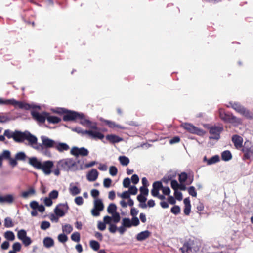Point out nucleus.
<instances>
[{"mask_svg": "<svg viewBox=\"0 0 253 253\" xmlns=\"http://www.w3.org/2000/svg\"><path fill=\"white\" fill-rule=\"evenodd\" d=\"M112 220L115 223L119 222L120 220V216L119 213L116 212L112 214Z\"/></svg>", "mask_w": 253, "mask_h": 253, "instance_id": "obj_50", "label": "nucleus"}, {"mask_svg": "<svg viewBox=\"0 0 253 253\" xmlns=\"http://www.w3.org/2000/svg\"><path fill=\"white\" fill-rule=\"evenodd\" d=\"M243 152L244 153L245 158L247 159H249L253 156V146L251 145L249 141L245 143Z\"/></svg>", "mask_w": 253, "mask_h": 253, "instance_id": "obj_15", "label": "nucleus"}, {"mask_svg": "<svg viewBox=\"0 0 253 253\" xmlns=\"http://www.w3.org/2000/svg\"><path fill=\"white\" fill-rule=\"evenodd\" d=\"M21 249V245L19 242H15L12 245V250L17 252H19Z\"/></svg>", "mask_w": 253, "mask_h": 253, "instance_id": "obj_51", "label": "nucleus"}, {"mask_svg": "<svg viewBox=\"0 0 253 253\" xmlns=\"http://www.w3.org/2000/svg\"><path fill=\"white\" fill-rule=\"evenodd\" d=\"M188 191L189 194L193 197L197 196V192L195 190V187L193 186H190L188 188Z\"/></svg>", "mask_w": 253, "mask_h": 253, "instance_id": "obj_54", "label": "nucleus"}, {"mask_svg": "<svg viewBox=\"0 0 253 253\" xmlns=\"http://www.w3.org/2000/svg\"><path fill=\"white\" fill-rule=\"evenodd\" d=\"M180 211V209L178 206H174L171 209V212L174 214H178Z\"/></svg>", "mask_w": 253, "mask_h": 253, "instance_id": "obj_59", "label": "nucleus"}, {"mask_svg": "<svg viewBox=\"0 0 253 253\" xmlns=\"http://www.w3.org/2000/svg\"><path fill=\"white\" fill-rule=\"evenodd\" d=\"M54 148L60 152H63L68 151L70 147L67 143L56 142Z\"/></svg>", "mask_w": 253, "mask_h": 253, "instance_id": "obj_26", "label": "nucleus"}, {"mask_svg": "<svg viewBox=\"0 0 253 253\" xmlns=\"http://www.w3.org/2000/svg\"><path fill=\"white\" fill-rule=\"evenodd\" d=\"M4 236L7 240L11 241L14 240L15 238L14 233L11 231L5 232Z\"/></svg>", "mask_w": 253, "mask_h": 253, "instance_id": "obj_36", "label": "nucleus"}, {"mask_svg": "<svg viewBox=\"0 0 253 253\" xmlns=\"http://www.w3.org/2000/svg\"><path fill=\"white\" fill-rule=\"evenodd\" d=\"M227 122H230L234 124L235 125H237L241 123L242 121L240 119L234 116H230L229 120Z\"/></svg>", "mask_w": 253, "mask_h": 253, "instance_id": "obj_39", "label": "nucleus"}, {"mask_svg": "<svg viewBox=\"0 0 253 253\" xmlns=\"http://www.w3.org/2000/svg\"><path fill=\"white\" fill-rule=\"evenodd\" d=\"M117 196L121 197L123 199H128V205L129 206H132L134 204V202L132 199H131L130 194L128 191L123 192L122 193H117Z\"/></svg>", "mask_w": 253, "mask_h": 253, "instance_id": "obj_25", "label": "nucleus"}, {"mask_svg": "<svg viewBox=\"0 0 253 253\" xmlns=\"http://www.w3.org/2000/svg\"><path fill=\"white\" fill-rule=\"evenodd\" d=\"M219 157L218 155H215L210 159L207 160V164L211 165L215 164L219 161Z\"/></svg>", "mask_w": 253, "mask_h": 253, "instance_id": "obj_40", "label": "nucleus"}, {"mask_svg": "<svg viewBox=\"0 0 253 253\" xmlns=\"http://www.w3.org/2000/svg\"><path fill=\"white\" fill-rule=\"evenodd\" d=\"M150 234V232L148 230L142 231L137 235L136 239L139 241H143L148 238Z\"/></svg>", "mask_w": 253, "mask_h": 253, "instance_id": "obj_30", "label": "nucleus"}, {"mask_svg": "<svg viewBox=\"0 0 253 253\" xmlns=\"http://www.w3.org/2000/svg\"><path fill=\"white\" fill-rule=\"evenodd\" d=\"M227 106L232 107L236 112L247 118L251 119L253 118V114L238 102H231Z\"/></svg>", "mask_w": 253, "mask_h": 253, "instance_id": "obj_3", "label": "nucleus"}, {"mask_svg": "<svg viewBox=\"0 0 253 253\" xmlns=\"http://www.w3.org/2000/svg\"><path fill=\"white\" fill-rule=\"evenodd\" d=\"M118 169L115 166H111L109 168V173L112 176H115L117 174Z\"/></svg>", "mask_w": 253, "mask_h": 253, "instance_id": "obj_53", "label": "nucleus"}, {"mask_svg": "<svg viewBox=\"0 0 253 253\" xmlns=\"http://www.w3.org/2000/svg\"><path fill=\"white\" fill-rule=\"evenodd\" d=\"M31 115L33 118L39 123H44L47 118V113L44 112L40 113L35 110H32Z\"/></svg>", "mask_w": 253, "mask_h": 253, "instance_id": "obj_17", "label": "nucleus"}, {"mask_svg": "<svg viewBox=\"0 0 253 253\" xmlns=\"http://www.w3.org/2000/svg\"><path fill=\"white\" fill-rule=\"evenodd\" d=\"M232 140L237 148H240L242 146L243 139L241 137L235 135L233 136Z\"/></svg>", "mask_w": 253, "mask_h": 253, "instance_id": "obj_29", "label": "nucleus"}, {"mask_svg": "<svg viewBox=\"0 0 253 253\" xmlns=\"http://www.w3.org/2000/svg\"><path fill=\"white\" fill-rule=\"evenodd\" d=\"M90 130H85L83 132V134H87L90 137L94 139H102L104 136L99 131V129L97 126V128H90Z\"/></svg>", "mask_w": 253, "mask_h": 253, "instance_id": "obj_11", "label": "nucleus"}, {"mask_svg": "<svg viewBox=\"0 0 253 253\" xmlns=\"http://www.w3.org/2000/svg\"><path fill=\"white\" fill-rule=\"evenodd\" d=\"M140 191L141 192L140 194H142L144 196H147L148 194L149 190L147 187L142 186L140 188Z\"/></svg>", "mask_w": 253, "mask_h": 253, "instance_id": "obj_63", "label": "nucleus"}, {"mask_svg": "<svg viewBox=\"0 0 253 253\" xmlns=\"http://www.w3.org/2000/svg\"><path fill=\"white\" fill-rule=\"evenodd\" d=\"M62 231L66 234L70 233L73 230V227L69 224H66L62 226Z\"/></svg>", "mask_w": 253, "mask_h": 253, "instance_id": "obj_42", "label": "nucleus"}, {"mask_svg": "<svg viewBox=\"0 0 253 253\" xmlns=\"http://www.w3.org/2000/svg\"><path fill=\"white\" fill-rule=\"evenodd\" d=\"M117 207L115 204L111 203L109 204L107 208V212L110 214H114L116 212Z\"/></svg>", "mask_w": 253, "mask_h": 253, "instance_id": "obj_41", "label": "nucleus"}, {"mask_svg": "<svg viewBox=\"0 0 253 253\" xmlns=\"http://www.w3.org/2000/svg\"><path fill=\"white\" fill-rule=\"evenodd\" d=\"M139 212V211L135 208H131L130 210V215L132 216V218H137V215Z\"/></svg>", "mask_w": 253, "mask_h": 253, "instance_id": "obj_60", "label": "nucleus"}, {"mask_svg": "<svg viewBox=\"0 0 253 253\" xmlns=\"http://www.w3.org/2000/svg\"><path fill=\"white\" fill-rule=\"evenodd\" d=\"M74 200L77 205H82L84 203V199L81 196L76 197Z\"/></svg>", "mask_w": 253, "mask_h": 253, "instance_id": "obj_62", "label": "nucleus"}, {"mask_svg": "<svg viewBox=\"0 0 253 253\" xmlns=\"http://www.w3.org/2000/svg\"><path fill=\"white\" fill-rule=\"evenodd\" d=\"M104 208L102 201L100 199H96L94 200L93 208L91 211V213L93 216H98Z\"/></svg>", "mask_w": 253, "mask_h": 253, "instance_id": "obj_7", "label": "nucleus"}, {"mask_svg": "<svg viewBox=\"0 0 253 253\" xmlns=\"http://www.w3.org/2000/svg\"><path fill=\"white\" fill-rule=\"evenodd\" d=\"M27 156L25 153L23 152H19L15 155V159L17 160L25 161Z\"/></svg>", "mask_w": 253, "mask_h": 253, "instance_id": "obj_43", "label": "nucleus"}, {"mask_svg": "<svg viewBox=\"0 0 253 253\" xmlns=\"http://www.w3.org/2000/svg\"><path fill=\"white\" fill-rule=\"evenodd\" d=\"M98 229L101 231H103L106 229V224L104 222L98 221L97 223Z\"/></svg>", "mask_w": 253, "mask_h": 253, "instance_id": "obj_61", "label": "nucleus"}, {"mask_svg": "<svg viewBox=\"0 0 253 253\" xmlns=\"http://www.w3.org/2000/svg\"><path fill=\"white\" fill-rule=\"evenodd\" d=\"M129 194L135 195L137 193L138 190L136 186H131L128 190Z\"/></svg>", "mask_w": 253, "mask_h": 253, "instance_id": "obj_58", "label": "nucleus"}, {"mask_svg": "<svg viewBox=\"0 0 253 253\" xmlns=\"http://www.w3.org/2000/svg\"><path fill=\"white\" fill-rule=\"evenodd\" d=\"M170 185L171 188L174 191L178 190L179 189V184L175 180H172L171 181Z\"/></svg>", "mask_w": 253, "mask_h": 253, "instance_id": "obj_48", "label": "nucleus"}, {"mask_svg": "<svg viewBox=\"0 0 253 253\" xmlns=\"http://www.w3.org/2000/svg\"><path fill=\"white\" fill-rule=\"evenodd\" d=\"M46 119L50 123H58L61 121V119L56 116H50L49 113H47Z\"/></svg>", "mask_w": 253, "mask_h": 253, "instance_id": "obj_34", "label": "nucleus"}, {"mask_svg": "<svg viewBox=\"0 0 253 253\" xmlns=\"http://www.w3.org/2000/svg\"><path fill=\"white\" fill-rule=\"evenodd\" d=\"M41 139L42 144H39V145L42 147V150L38 151L44 155L49 156L50 153L47 151V149L54 148L56 142L45 136H42Z\"/></svg>", "mask_w": 253, "mask_h": 253, "instance_id": "obj_2", "label": "nucleus"}, {"mask_svg": "<svg viewBox=\"0 0 253 253\" xmlns=\"http://www.w3.org/2000/svg\"><path fill=\"white\" fill-rule=\"evenodd\" d=\"M71 238L72 240L75 242H78L80 240V234L79 232H74L72 234Z\"/></svg>", "mask_w": 253, "mask_h": 253, "instance_id": "obj_47", "label": "nucleus"}, {"mask_svg": "<svg viewBox=\"0 0 253 253\" xmlns=\"http://www.w3.org/2000/svg\"><path fill=\"white\" fill-rule=\"evenodd\" d=\"M181 126L188 132L198 135L199 136H203L205 134V132L202 129H200L190 123H182Z\"/></svg>", "mask_w": 253, "mask_h": 253, "instance_id": "obj_4", "label": "nucleus"}, {"mask_svg": "<svg viewBox=\"0 0 253 253\" xmlns=\"http://www.w3.org/2000/svg\"><path fill=\"white\" fill-rule=\"evenodd\" d=\"M42 163L35 157L29 158V164L38 169H40Z\"/></svg>", "mask_w": 253, "mask_h": 253, "instance_id": "obj_23", "label": "nucleus"}, {"mask_svg": "<svg viewBox=\"0 0 253 253\" xmlns=\"http://www.w3.org/2000/svg\"><path fill=\"white\" fill-rule=\"evenodd\" d=\"M121 164L123 166H127L129 163V159L125 156H121L118 158Z\"/></svg>", "mask_w": 253, "mask_h": 253, "instance_id": "obj_37", "label": "nucleus"}, {"mask_svg": "<svg viewBox=\"0 0 253 253\" xmlns=\"http://www.w3.org/2000/svg\"><path fill=\"white\" fill-rule=\"evenodd\" d=\"M223 130V127L220 126H213L210 129V133L211 136L210 139L218 140L220 138V134Z\"/></svg>", "mask_w": 253, "mask_h": 253, "instance_id": "obj_14", "label": "nucleus"}, {"mask_svg": "<svg viewBox=\"0 0 253 253\" xmlns=\"http://www.w3.org/2000/svg\"><path fill=\"white\" fill-rule=\"evenodd\" d=\"M130 184V180L129 178L127 177L124 179L123 182V186L125 188H128Z\"/></svg>", "mask_w": 253, "mask_h": 253, "instance_id": "obj_64", "label": "nucleus"}, {"mask_svg": "<svg viewBox=\"0 0 253 253\" xmlns=\"http://www.w3.org/2000/svg\"><path fill=\"white\" fill-rule=\"evenodd\" d=\"M68 210V206L67 204H59L54 209V212L56 215L62 217L67 212Z\"/></svg>", "mask_w": 253, "mask_h": 253, "instance_id": "obj_16", "label": "nucleus"}, {"mask_svg": "<svg viewBox=\"0 0 253 253\" xmlns=\"http://www.w3.org/2000/svg\"><path fill=\"white\" fill-rule=\"evenodd\" d=\"M111 183L112 180L110 178H105L103 181V185L105 188H109L110 187Z\"/></svg>", "mask_w": 253, "mask_h": 253, "instance_id": "obj_57", "label": "nucleus"}, {"mask_svg": "<svg viewBox=\"0 0 253 253\" xmlns=\"http://www.w3.org/2000/svg\"><path fill=\"white\" fill-rule=\"evenodd\" d=\"M219 117L225 122H227L229 120L230 116L229 115L225 113L224 110L222 109L219 110Z\"/></svg>", "mask_w": 253, "mask_h": 253, "instance_id": "obj_33", "label": "nucleus"}, {"mask_svg": "<svg viewBox=\"0 0 253 253\" xmlns=\"http://www.w3.org/2000/svg\"><path fill=\"white\" fill-rule=\"evenodd\" d=\"M14 200L13 194H7L4 196H0V203L11 204Z\"/></svg>", "mask_w": 253, "mask_h": 253, "instance_id": "obj_24", "label": "nucleus"}, {"mask_svg": "<svg viewBox=\"0 0 253 253\" xmlns=\"http://www.w3.org/2000/svg\"><path fill=\"white\" fill-rule=\"evenodd\" d=\"M79 114L80 113L75 111H68L67 113L64 115L63 120L64 121H70L78 119Z\"/></svg>", "mask_w": 253, "mask_h": 253, "instance_id": "obj_22", "label": "nucleus"}, {"mask_svg": "<svg viewBox=\"0 0 253 253\" xmlns=\"http://www.w3.org/2000/svg\"><path fill=\"white\" fill-rule=\"evenodd\" d=\"M11 156V153L9 150H4L2 153L0 154V167L2 165V161L4 159H9Z\"/></svg>", "mask_w": 253, "mask_h": 253, "instance_id": "obj_31", "label": "nucleus"}, {"mask_svg": "<svg viewBox=\"0 0 253 253\" xmlns=\"http://www.w3.org/2000/svg\"><path fill=\"white\" fill-rule=\"evenodd\" d=\"M4 225L7 228L12 227L14 226L12 220L10 217H6L4 219Z\"/></svg>", "mask_w": 253, "mask_h": 253, "instance_id": "obj_44", "label": "nucleus"}, {"mask_svg": "<svg viewBox=\"0 0 253 253\" xmlns=\"http://www.w3.org/2000/svg\"><path fill=\"white\" fill-rule=\"evenodd\" d=\"M79 161H76L72 158H65L57 162V166L61 169L66 171H76L83 169L82 166H79Z\"/></svg>", "mask_w": 253, "mask_h": 253, "instance_id": "obj_1", "label": "nucleus"}, {"mask_svg": "<svg viewBox=\"0 0 253 253\" xmlns=\"http://www.w3.org/2000/svg\"><path fill=\"white\" fill-rule=\"evenodd\" d=\"M50 226V223L48 221H42L41 224V228L43 230H46L47 229L49 228Z\"/></svg>", "mask_w": 253, "mask_h": 253, "instance_id": "obj_49", "label": "nucleus"}, {"mask_svg": "<svg viewBox=\"0 0 253 253\" xmlns=\"http://www.w3.org/2000/svg\"><path fill=\"white\" fill-rule=\"evenodd\" d=\"M78 119L80 120V123L84 126L89 128H97V123L94 122L90 121L82 113L79 114Z\"/></svg>", "mask_w": 253, "mask_h": 253, "instance_id": "obj_9", "label": "nucleus"}, {"mask_svg": "<svg viewBox=\"0 0 253 253\" xmlns=\"http://www.w3.org/2000/svg\"><path fill=\"white\" fill-rule=\"evenodd\" d=\"M188 179V175L185 172H182L179 175V181L180 183H184Z\"/></svg>", "mask_w": 253, "mask_h": 253, "instance_id": "obj_46", "label": "nucleus"}, {"mask_svg": "<svg viewBox=\"0 0 253 253\" xmlns=\"http://www.w3.org/2000/svg\"><path fill=\"white\" fill-rule=\"evenodd\" d=\"M27 131L22 132L16 131L13 132V139L17 142H22L25 140Z\"/></svg>", "mask_w": 253, "mask_h": 253, "instance_id": "obj_20", "label": "nucleus"}, {"mask_svg": "<svg viewBox=\"0 0 253 253\" xmlns=\"http://www.w3.org/2000/svg\"><path fill=\"white\" fill-rule=\"evenodd\" d=\"M17 237L25 246H29L32 242L30 238L27 236V233L25 230H20L18 232Z\"/></svg>", "mask_w": 253, "mask_h": 253, "instance_id": "obj_13", "label": "nucleus"}, {"mask_svg": "<svg viewBox=\"0 0 253 253\" xmlns=\"http://www.w3.org/2000/svg\"><path fill=\"white\" fill-rule=\"evenodd\" d=\"M105 122L110 128H119L122 129H125V127L122 126L118 124H116L115 122L110 121L106 120H101Z\"/></svg>", "mask_w": 253, "mask_h": 253, "instance_id": "obj_32", "label": "nucleus"}, {"mask_svg": "<svg viewBox=\"0 0 253 253\" xmlns=\"http://www.w3.org/2000/svg\"><path fill=\"white\" fill-rule=\"evenodd\" d=\"M78 183H71L69 185V193L72 195L73 196H75L76 195H78L81 193V189L80 187L78 186Z\"/></svg>", "mask_w": 253, "mask_h": 253, "instance_id": "obj_19", "label": "nucleus"}, {"mask_svg": "<svg viewBox=\"0 0 253 253\" xmlns=\"http://www.w3.org/2000/svg\"><path fill=\"white\" fill-rule=\"evenodd\" d=\"M10 105H13L15 108H19L22 109L29 110L31 108L40 109L39 106L34 105L33 104H30L21 101H17L14 99H11L10 100Z\"/></svg>", "mask_w": 253, "mask_h": 253, "instance_id": "obj_6", "label": "nucleus"}, {"mask_svg": "<svg viewBox=\"0 0 253 253\" xmlns=\"http://www.w3.org/2000/svg\"><path fill=\"white\" fill-rule=\"evenodd\" d=\"M54 166V163L50 160L45 161L42 162L40 169L46 175H50L52 171V169Z\"/></svg>", "mask_w": 253, "mask_h": 253, "instance_id": "obj_10", "label": "nucleus"}, {"mask_svg": "<svg viewBox=\"0 0 253 253\" xmlns=\"http://www.w3.org/2000/svg\"><path fill=\"white\" fill-rule=\"evenodd\" d=\"M106 139L112 143H118L123 140L122 138L114 134L106 135Z\"/></svg>", "mask_w": 253, "mask_h": 253, "instance_id": "obj_28", "label": "nucleus"}, {"mask_svg": "<svg viewBox=\"0 0 253 253\" xmlns=\"http://www.w3.org/2000/svg\"><path fill=\"white\" fill-rule=\"evenodd\" d=\"M140 223L138 218H132L130 219L128 218H124L122 220V224L126 228H129L132 226H137Z\"/></svg>", "mask_w": 253, "mask_h": 253, "instance_id": "obj_12", "label": "nucleus"}, {"mask_svg": "<svg viewBox=\"0 0 253 253\" xmlns=\"http://www.w3.org/2000/svg\"><path fill=\"white\" fill-rule=\"evenodd\" d=\"M58 196V192L57 190H53L49 194V197L51 199H55Z\"/></svg>", "mask_w": 253, "mask_h": 253, "instance_id": "obj_55", "label": "nucleus"}, {"mask_svg": "<svg viewBox=\"0 0 253 253\" xmlns=\"http://www.w3.org/2000/svg\"><path fill=\"white\" fill-rule=\"evenodd\" d=\"M71 153L76 156L79 155L85 156L88 154V151L84 147L79 148L77 147H74L71 150Z\"/></svg>", "mask_w": 253, "mask_h": 253, "instance_id": "obj_18", "label": "nucleus"}, {"mask_svg": "<svg viewBox=\"0 0 253 253\" xmlns=\"http://www.w3.org/2000/svg\"><path fill=\"white\" fill-rule=\"evenodd\" d=\"M25 140L28 141L29 145L37 151H42V147L38 143V139L36 136L32 135L29 132L27 131Z\"/></svg>", "mask_w": 253, "mask_h": 253, "instance_id": "obj_8", "label": "nucleus"}, {"mask_svg": "<svg viewBox=\"0 0 253 253\" xmlns=\"http://www.w3.org/2000/svg\"><path fill=\"white\" fill-rule=\"evenodd\" d=\"M36 193V191L34 187H30L27 190L24 191L22 192L21 196L27 199L34 195Z\"/></svg>", "mask_w": 253, "mask_h": 253, "instance_id": "obj_27", "label": "nucleus"}, {"mask_svg": "<svg viewBox=\"0 0 253 253\" xmlns=\"http://www.w3.org/2000/svg\"><path fill=\"white\" fill-rule=\"evenodd\" d=\"M44 246L46 248H50L53 246L54 241L50 237H46L43 241Z\"/></svg>", "mask_w": 253, "mask_h": 253, "instance_id": "obj_35", "label": "nucleus"}, {"mask_svg": "<svg viewBox=\"0 0 253 253\" xmlns=\"http://www.w3.org/2000/svg\"><path fill=\"white\" fill-rule=\"evenodd\" d=\"M182 253H198L199 247L194 242H189L184 244L180 249Z\"/></svg>", "mask_w": 253, "mask_h": 253, "instance_id": "obj_5", "label": "nucleus"}, {"mask_svg": "<svg viewBox=\"0 0 253 253\" xmlns=\"http://www.w3.org/2000/svg\"><path fill=\"white\" fill-rule=\"evenodd\" d=\"M174 195L177 200L181 201L182 200V194L181 192L179 191L178 190L174 191Z\"/></svg>", "mask_w": 253, "mask_h": 253, "instance_id": "obj_56", "label": "nucleus"}, {"mask_svg": "<svg viewBox=\"0 0 253 253\" xmlns=\"http://www.w3.org/2000/svg\"><path fill=\"white\" fill-rule=\"evenodd\" d=\"M221 157L223 160L227 161L232 158V155L230 151H225L222 152Z\"/></svg>", "mask_w": 253, "mask_h": 253, "instance_id": "obj_38", "label": "nucleus"}, {"mask_svg": "<svg viewBox=\"0 0 253 253\" xmlns=\"http://www.w3.org/2000/svg\"><path fill=\"white\" fill-rule=\"evenodd\" d=\"M58 240L61 243H65L67 241L68 237L64 234H60L58 236Z\"/></svg>", "mask_w": 253, "mask_h": 253, "instance_id": "obj_52", "label": "nucleus"}, {"mask_svg": "<svg viewBox=\"0 0 253 253\" xmlns=\"http://www.w3.org/2000/svg\"><path fill=\"white\" fill-rule=\"evenodd\" d=\"M99 173L96 169H92L86 174V178L88 181L93 182L98 177Z\"/></svg>", "mask_w": 253, "mask_h": 253, "instance_id": "obj_21", "label": "nucleus"}, {"mask_svg": "<svg viewBox=\"0 0 253 253\" xmlns=\"http://www.w3.org/2000/svg\"><path fill=\"white\" fill-rule=\"evenodd\" d=\"M90 246L94 251L98 250L100 248L99 243L94 240H91L90 241Z\"/></svg>", "mask_w": 253, "mask_h": 253, "instance_id": "obj_45", "label": "nucleus"}]
</instances>
